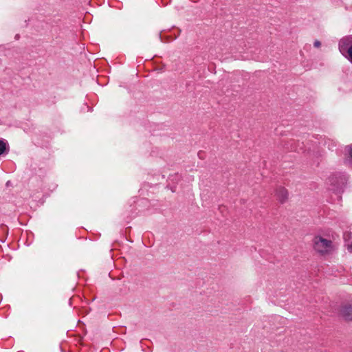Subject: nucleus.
<instances>
[{
  "instance_id": "obj_7",
  "label": "nucleus",
  "mask_w": 352,
  "mask_h": 352,
  "mask_svg": "<svg viewBox=\"0 0 352 352\" xmlns=\"http://www.w3.org/2000/svg\"><path fill=\"white\" fill-rule=\"evenodd\" d=\"M348 52L349 55V60L352 62V45L349 48Z\"/></svg>"
},
{
  "instance_id": "obj_5",
  "label": "nucleus",
  "mask_w": 352,
  "mask_h": 352,
  "mask_svg": "<svg viewBox=\"0 0 352 352\" xmlns=\"http://www.w3.org/2000/svg\"><path fill=\"white\" fill-rule=\"evenodd\" d=\"M6 148V144L2 140H0V155L3 154Z\"/></svg>"
},
{
  "instance_id": "obj_8",
  "label": "nucleus",
  "mask_w": 352,
  "mask_h": 352,
  "mask_svg": "<svg viewBox=\"0 0 352 352\" xmlns=\"http://www.w3.org/2000/svg\"><path fill=\"white\" fill-rule=\"evenodd\" d=\"M321 43L319 41H315L314 43V46L315 47H319L320 46Z\"/></svg>"
},
{
  "instance_id": "obj_1",
  "label": "nucleus",
  "mask_w": 352,
  "mask_h": 352,
  "mask_svg": "<svg viewBox=\"0 0 352 352\" xmlns=\"http://www.w3.org/2000/svg\"><path fill=\"white\" fill-rule=\"evenodd\" d=\"M311 245L314 253L321 257L329 256L336 250V246L333 239L321 233H318L314 236L311 240Z\"/></svg>"
},
{
  "instance_id": "obj_4",
  "label": "nucleus",
  "mask_w": 352,
  "mask_h": 352,
  "mask_svg": "<svg viewBox=\"0 0 352 352\" xmlns=\"http://www.w3.org/2000/svg\"><path fill=\"white\" fill-rule=\"evenodd\" d=\"M346 151L348 153L349 157L350 159V161L352 162V144L350 145H348L346 147Z\"/></svg>"
},
{
  "instance_id": "obj_2",
  "label": "nucleus",
  "mask_w": 352,
  "mask_h": 352,
  "mask_svg": "<svg viewBox=\"0 0 352 352\" xmlns=\"http://www.w3.org/2000/svg\"><path fill=\"white\" fill-rule=\"evenodd\" d=\"M340 316L346 321H352V305H346L342 307Z\"/></svg>"
},
{
  "instance_id": "obj_6",
  "label": "nucleus",
  "mask_w": 352,
  "mask_h": 352,
  "mask_svg": "<svg viewBox=\"0 0 352 352\" xmlns=\"http://www.w3.org/2000/svg\"><path fill=\"white\" fill-rule=\"evenodd\" d=\"M338 177L335 175H332L328 178V182L333 184L334 182L337 180Z\"/></svg>"
},
{
  "instance_id": "obj_3",
  "label": "nucleus",
  "mask_w": 352,
  "mask_h": 352,
  "mask_svg": "<svg viewBox=\"0 0 352 352\" xmlns=\"http://www.w3.org/2000/svg\"><path fill=\"white\" fill-rule=\"evenodd\" d=\"M276 196L280 201L283 202L288 197V192L285 188L280 187L276 190Z\"/></svg>"
}]
</instances>
